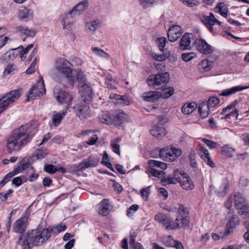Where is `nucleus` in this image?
<instances>
[{"label":"nucleus","instance_id":"8","mask_svg":"<svg viewBox=\"0 0 249 249\" xmlns=\"http://www.w3.org/2000/svg\"><path fill=\"white\" fill-rule=\"evenodd\" d=\"M234 197L235 205L239 214L244 218L249 217V208L246 204L243 195L240 193H236Z\"/></svg>","mask_w":249,"mask_h":249},{"label":"nucleus","instance_id":"16","mask_svg":"<svg viewBox=\"0 0 249 249\" xmlns=\"http://www.w3.org/2000/svg\"><path fill=\"white\" fill-rule=\"evenodd\" d=\"M54 95L56 100L60 104L67 105V107L71 104L72 97L68 92L60 89L56 88L54 90Z\"/></svg>","mask_w":249,"mask_h":249},{"label":"nucleus","instance_id":"36","mask_svg":"<svg viewBox=\"0 0 249 249\" xmlns=\"http://www.w3.org/2000/svg\"><path fill=\"white\" fill-rule=\"evenodd\" d=\"M197 107L195 102L185 104L181 108L182 112L184 114H189L193 112Z\"/></svg>","mask_w":249,"mask_h":249},{"label":"nucleus","instance_id":"63","mask_svg":"<svg viewBox=\"0 0 249 249\" xmlns=\"http://www.w3.org/2000/svg\"><path fill=\"white\" fill-rule=\"evenodd\" d=\"M35 154L37 159H42L46 155L47 153L42 150L37 149L36 150Z\"/></svg>","mask_w":249,"mask_h":249},{"label":"nucleus","instance_id":"21","mask_svg":"<svg viewBox=\"0 0 249 249\" xmlns=\"http://www.w3.org/2000/svg\"><path fill=\"white\" fill-rule=\"evenodd\" d=\"M182 188L186 190H192L194 189V184L187 173L181 172L179 182Z\"/></svg>","mask_w":249,"mask_h":249},{"label":"nucleus","instance_id":"29","mask_svg":"<svg viewBox=\"0 0 249 249\" xmlns=\"http://www.w3.org/2000/svg\"><path fill=\"white\" fill-rule=\"evenodd\" d=\"M154 219L157 222L165 226L166 229H167V226L172 222V220L167 214L160 213L155 215Z\"/></svg>","mask_w":249,"mask_h":249},{"label":"nucleus","instance_id":"61","mask_svg":"<svg viewBox=\"0 0 249 249\" xmlns=\"http://www.w3.org/2000/svg\"><path fill=\"white\" fill-rule=\"evenodd\" d=\"M141 194L142 197L145 200H147V198L149 196L150 193H149V188L146 187L145 188H143L141 191Z\"/></svg>","mask_w":249,"mask_h":249},{"label":"nucleus","instance_id":"5","mask_svg":"<svg viewBox=\"0 0 249 249\" xmlns=\"http://www.w3.org/2000/svg\"><path fill=\"white\" fill-rule=\"evenodd\" d=\"M89 6L88 0H84L79 2L72 9L70 10L67 14L65 18H63L61 21L62 24L63 25V28L68 29L71 27V25L67 21L69 18H72L76 16L80 15Z\"/></svg>","mask_w":249,"mask_h":249},{"label":"nucleus","instance_id":"49","mask_svg":"<svg viewBox=\"0 0 249 249\" xmlns=\"http://www.w3.org/2000/svg\"><path fill=\"white\" fill-rule=\"evenodd\" d=\"M167 42L166 38L165 37H159L156 41V43L159 48L160 50L163 52L164 48Z\"/></svg>","mask_w":249,"mask_h":249},{"label":"nucleus","instance_id":"26","mask_svg":"<svg viewBox=\"0 0 249 249\" xmlns=\"http://www.w3.org/2000/svg\"><path fill=\"white\" fill-rule=\"evenodd\" d=\"M181 171L178 170H174L173 173V177H169L166 178H162L161 182L165 184H175L177 182H179L180 179V174Z\"/></svg>","mask_w":249,"mask_h":249},{"label":"nucleus","instance_id":"7","mask_svg":"<svg viewBox=\"0 0 249 249\" xmlns=\"http://www.w3.org/2000/svg\"><path fill=\"white\" fill-rule=\"evenodd\" d=\"M28 225V218L26 216H24L17 219L14 223L13 227V231L16 233L19 234L18 239L16 241L17 245L21 244L23 239H24L26 233L24 234Z\"/></svg>","mask_w":249,"mask_h":249},{"label":"nucleus","instance_id":"9","mask_svg":"<svg viewBox=\"0 0 249 249\" xmlns=\"http://www.w3.org/2000/svg\"><path fill=\"white\" fill-rule=\"evenodd\" d=\"M21 89L12 90L5 95H0V112L5 110L8 106L17 100L21 94Z\"/></svg>","mask_w":249,"mask_h":249},{"label":"nucleus","instance_id":"46","mask_svg":"<svg viewBox=\"0 0 249 249\" xmlns=\"http://www.w3.org/2000/svg\"><path fill=\"white\" fill-rule=\"evenodd\" d=\"M178 215L188 216L189 215V211L187 207L183 205L178 204Z\"/></svg>","mask_w":249,"mask_h":249},{"label":"nucleus","instance_id":"41","mask_svg":"<svg viewBox=\"0 0 249 249\" xmlns=\"http://www.w3.org/2000/svg\"><path fill=\"white\" fill-rule=\"evenodd\" d=\"M219 102L220 100L217 97L212 96L209 98L206 104L208 106L213 110L214 108L218 107Z\"/></svg>","mask_w":249,"mask_h":249},{"label":"nucleus","instance_id":"27","mask_svg":"<svg viewBox=\"0 0 249 249\" xmlns=\"http://www.w3.org/2000/svg\"><path fill=\"white\" fill-rule=\"evenodd\" d=\"M201 158L210 166L213 167L215 166L214 163L211 160L210 155L207 149L200 147L198 152Z\"/></svg>","mask_w":249,"mask_h":249},{"label":"nucleus","instance_id":"55","mask_svg":"<svg viewBox=\"0 0 249 249\" xmlns=\"http://www.w3.org/2000/svg\"><path fill=\"white\" fill-rule=\"evenodd\" d=\"M44 170L50 174H54L57 172L56 167L53 164H47L44 167Z\"/></svg>","mask_w":249,"mask_h":249},{"label":"nucleus","instance_id":"30","mask_svg":"<svg viewBox=\"0 0 249 249\" xmlns=\"http://www.w3.org/2000/svg\"><path fill=\"white\" fill-rule=\"evenodd\" d=\"M142 97L145 101L155 102L160 99V94L158 91H151L144 93Z\"/></svg>","mask_w":249,"mask_h":249},{"label":"nucleus","instance_id":"60","mask_svg":"<svg viewBox=\"0 0 249 249\" xmlns=\"http://www.w3.org/2000/svg\"><path fill=\"white\" fill-rule=\"evenodd\" d=\"M34 45L33 44H31L29 45L28 46H27L25 49H23V47H22V50L21 51H19V53H20V56L21 58L24 57V55L25 54H27L28 53L29 50L31 49L32 48H33ZM20 49H21L20 48Z\"/></svg>","mask_w":249,"mask_h":249},{"label":"nucleus","instance_id":"42","mask_svg":"<svg viewBox=\"0 0 249 249\" xmlns=\"http://www.w3.org/2000/svg\"><path fill=\"white\" fill-rule=\"evenodd\" d=\"M67 111L59 112L54 115L52 118L53 124L55 126L60 124L63 117L66 115Z\"/></svg>","mask_w":249,"mask_h":249},{"label":"nucleus","instance_id":"45","mask_svg":"<svg viewBox=\"0 0 249 249\" xmlns=\"http://www.w3.org/2000/svg\"><path fill=\"white\" fill-rule=\"evenodd\" d=\"M139 206L137 204L132 205L128 209L126 212L127 216L128 217L133 219L136 212L139 210Z\"/></svg>","mask_w":249,"mask_h":249},{"label":"nucleus","instance_id":"39","mask_svg":"<svg viewBox=\"0 0 249 249\" xmlns=\"http://www.w3.org/2000/svg\"><path fill=\"white\" fill-rule=\"evenodd\" d=\"M214 9L223 17L226 18L228 16V7L224 2L217 3Z\"/></svg>","mask_w":249,"mask_h":249},{"label":"nucleus","instance_id":"19","mask_svg":"<svg viewBox=\"0 0 249 249\" xmlns=\"http://www.w3.org/2000/svg\"><path fill=\"white\" fill-rule=\"evenodd\" d=\"M193 35L191 33H186L182 36L179 42V48L181 50H190L193 45L194 42H192Z\"/></svg>","mask_w":249,"mask_h":249},{"label":"nucleus","instance_id":"14","mask_svg":"<svg viewBox=\"0 0 249 249\" xmlns=\"http://www.w3.org/2000/svg\"><path fill=\"white\" fill-rule=\"evenodd\" d=\"M73 109L76 116L81 120L87 118L89 116L90 108L85 103V100L77 103L76 106L73 107Z\"/></svg>","mask_w":249,"mask_h":249},{"label":"nucleus","instance_id":"6","mask_svg":"<svg viewBox=\"0 0 249 249\" xmlns=\"http://www.w3.org/2000/svg\"><path fill=\"white\" fill-rule=\"evenodd\" d=\"M124 114L123 111L117 113L115 115L110 114L108 111H105L100 116L102 123L106 124H114L116 125L121 126L124 120Z\"/></svg>","mask_w":249,"mask_h":249},{"label":"nucleus","instance_id":"50","mask_svg":"<svg viewBox=\"0 0 249 249\" xmlns=\"http://www.w3.org/2000/svg\"><path fill=\"white\" fill-rule=\"evenodd\" d=\"M15 67L14 64H8L3 71L4 76H6L9 74L13 75L15 73Z\"/></svg>","mask_w":249,"mask_h":249},{"label":"nucleus","instance_id":"11","mask_svg":"<svg viewBox=\"0 0 249 249\" xmlns=\"http://www.w3.org/2000/svg\"><path fill=\"white\" fill-rule=\"evenodd\" d=\"M46 93V89L42 77L38 80L36 85L33 86L29 91L28 99L33 100L37 97L43 96Z\"/></svg>","mask_w":249,"mask_h":249},{"label":"nucleus","instance_id":"33","mask_svg":"<svg viewBox=\"0 0 249 249\" xmlns=\"http://www.w3.org/2000/svg\"><path fill=\"white\" fill-rule=\"evenodd\" d=\"M198 110L201 117L205 118L211 113L212 110L208 106L206 102H203L199 105Z\"/></svg>","mask_w":249,"mask_h":249},{"label":"nucleus","instance_id":"38","mask_svg":"<svg viewBox=\"0 0 249 249\" xmlns=\"http://www.w3.org/2000/svg\"><path fill=\"white\" fill-rule=\"evenodd\" d=\"M129 245L131 249H143L142 245L135 241L136 235L134 231H131L130 234Z\"/></svg>","mask_w":249,"mask_h":249},{"label":"nucleus","instance_id":"23","mask_svg":"<svg viewBox=\"0 0 249 249\" xmlns=\"http://www.w3.org/2000/svg\"><path fill=\"white\" fill-rule=\"evenodd\" d=\"M20 48H22V45L17 48L9 50L1 56L0 60L2 62H8L14 60L18 56L19 53L18 50H19Z\"/></svg>","mask_w":249,"mask_h":249},{"label":"nucleus","instance_id":"37","mask_svg":"<svg viewBox=\"0 0 249 249\" xmlns=\"http://www.w3.org/2000/svg\"><path fill=\"white\" fill-rule=\"evenodd\" d=\"M18 15L21 19L28 18L32 17L33 12L30 9L25 7H21L18 10Z\"/></svg>","mask_w":249,"mask_h":249},{"label":"nucleus","instance_id":"2","mask_svg":"<svg viewBox=\"0 0 249 249\" xmlns=\"http://www.w3.org/2000/svg\"><path fill=\"white\" fill-rule=\"evenodd\" d=\"M51 237L49 228H43L40 225L36 229L29 230L26 233V236L20 245L21 249H31L30 245L40 246L43 245Z\"/></svg>","mask_w":249,"mask_h":249},{"label":"nucleus","instance_id":"13","mask_svg":"<svg viewBox=\"0 0 249 249\" xmlns=\"http://www.w3.org/2000/svg\"><path fill=\"white\" fill-rule=\"evenodd\" d=\"M148 164L150 167L149 171L153 176L159 178L165 174L163 171H160L156 169V167H159L162 170H165L167 168V164L165 162L150 160L148 161Z\"/></svg>","mask_w":249,"mask_h":249},{"label":"nucleus","instance_id":"40","mask_svg":"<svg viewBox=\"0 0 249 249\" xmlns=\"http://www.w3.org/2000/svg\"><path fill=\"white\" fill-rule=\"evenodd\" d=\"M229 183L227 180H224L219 187L216 190V193L218 196L222 197L227 193V188Z\"/></svg>","mask_w":249,"mask_h":249},{"label":"nucleus","instance_id":"15","mask_svg":"<svg viewBox=\"0 0 249 249\" xmlns=\"http://www.w3.org/2000/svg\"><path fill=\"white\" fill-rule=\"evenodd\" d=\"M189 225V217L188 216L178 215L175 220L167 226V230H173Z\"/></svg>","mask_w":249,"mask_h":249},{"label":"nucleus","instance_id":"64","mask_svg":"<svg viewBox=\"0 0 249 249\" xmlns=\"http://www.w3.org/2000/svg\"><path fill=\"white\" fill-rule=\"evenodd\" d=\"M159 194L163 197V199H166L168 196L167 191L164 188H160L158 190Z\"/></svg>","mask_w":249,"mask_h":249},{"label":"nucleus","instance_id":"54","mask_svg":"<svg viewBox=\"0 0 249 249\" xmlns=\"http://www.w3.org/2000/svg\"><path fill=\"white\" fill-rule=\"evenodd\" d=\"M163 242L166 246L173 247L175 245V240L171 236H168L163 238Z\"/></svg>","mask_w":249,"mask_h":249},{"label":"nucleus","instance_id":"62","mask_svg":"<svg viewBox=\"0 0 249 249\" xmlns=\"http://www.w3.org/2000/svg\"><path fill=\"white\" fill-rule=\"evenodd\" d=\"M237 104V101L235 100L232 102L230 105L226 107L223 109L221 113L224 114L227 112V111L231 110V109L234 108L236 105Z\"/></svg>","mask_w":249,"mask_h":249},{"label":"nucleus","instance_id":"3","mask_svg":"<svg viewBox=\"0 0 249 249\" xmlns=\"http://www.w3.org/2000/svg\"><path fill=\"white\" fill-rule=\"evenodd\" d=\"M71 63L67 59L59 58L56 61L54 68L59 73L67 78L69 83L73 86L75 82V74L70 65Z\"/></svg>","mask_w":249,"mask_h":249},{"label":"nucleus","instance_id":"20","mask_svg":"<svg viewBox=\"0 0 249 249\" xmlns=\"http://www.w3.org/2000/svg\"><path fill=\"white\" fill-rule=\"evenodd\" d=\"M159 122L150 130L151 134L158 139H161L167 133L161 122V118H159Z\"/></svg>","mask_w":249,"mask_h":249},{"label":"nucleus","instance_id":"34","mask_svg":"<svg viewBox=\"0 0 249 249\" xmlns=\"http://www.w3.org/2000/svg\"><path fill=\"white\" fill-rule=\"evenodd\" d=\"M164 0H139L140 5L144 9L162 4Z\"/></svg>","mask_w":249,"mask_h":249},{"label":"nucleus","instance_id":"4","mask_svg":"<svg viewBox=\"0 0 249 249\" xmlns=\"http://www.w3.org/2000/svg\"><path fill=\"white\" fill-rule=\"evenodd\" d=\"M182 153L180 148L170 145L161 148L159 150V156L164 161L172 162L176 160L181 156Z\"/></svg>","mask_w":249,"mask_h":249},{"label":"nucleus","instance_id":"18","mask_svg":"<svg viewBox=\"0 0 249 249\" xmlns=\"http://www.w3.org/2000/svg\"><path fill=\"white\" fill-rule=\"evenodd\" d=\"M209 16H202L200 18L201 22L208 28L211 32L213 31V26L216 23L220 25L221 22L218 21L214 17L212 13H210Z\"/></svg>","mask_w":249,"mask_h":249},{"label":"nucleus","instance_id":"56","mask_svg":"<svg viewBox=\"0 0 249 249\" xmlns=\"http://www.w3.org/2000/svg\"><path fill=\"white\" fill-rule=\"evenodd\" d=\"M13 176H14L13 173H12L11 172H9L0 181V185H1V186H4L7 182L10 181V178Z\"/></svg>","mask_w":249,"mask_h":249},{"label":"nucleus","instance_id":"57","mask_svg":"<svg viewBox=\"0 0 249 249\" xmlns=\"http://www.w3.org/2000/svg\"><path fill=\"white\" fill-rule=\"evenodd\" d=\"M201 140L210 149H213L216 147V142L212 141L210 140L205 138H202Z\"/></svg>","mask_w":249,"mask_h":249},{"label":"nucleus","instance_id":"44","mask_svg":"<svg viewBox=\"0 0 249 249\" xmlns=\"http://www.w3.org/2000/svg\"><path fill=\"white\" fill-rule=\"evenodd\" d=\"M109 97L112 100V102L114 103L115 104L124 103V96L115 93H112L110 94Z\"/></svg>","mask_w":249,"mask_h":249},{"label":"nucleus","instance_id":"43","mask_svg":"<svg viewBox=\"0 0 249 249\" xmlns=\"http://www.w3.org/2000/svg\"><path fill=\"white\" fill-rule=\"evenodd\" d=\"M174 93V89L173 87H167L163 89L160 94V97L163 98H168L172 96Z\"/></svg>","mask_w":249,"mask_h":249},{"label":"nucleus","instance_id":"10","mask_svg":"<svg viewBox=\"0 0 249 249\" xmlns=\"http://www.w3.org/2000/svg\"><path fill=\"white\" fill-rule=\"evenodd\" d=\"M169 81V74L168 72H159L154 75H150L147 80L149 86L155 87L161 84H165Z\"/></svg>","mask_w":249,"mask_h":249},{"label":"nucleus","instance_id":"31","mask_svg":"<svg viewBox=\"0 0 249 249\" xmlns=\"http://www.w3.org/2000/svg\"><path fill=\"white\" fill-rule=\"evenodd\" d=\"M78 86L82 96H86L89 98L91 97L92 90L88 82Z\"/></svg>","mask_w":249,"mask_h":249},{"label":"nucleus","instance_id":"47","mask_svg":"<svg viewBox=\"0 0 249 249\" xmlns=\"http://www.w3.org/2000/svg\"><path fill=\"white\" fill-rule=\"evenodd\" d=\"M234 151V149L228 145H224L221 148V154L227 157H231Z\"/></svg>","mask_w":249,"mask_h":249},{"label":"nucleus","instance_id":"52","mask_svg":"<svg viewBox=\"0 0 249 249\" xmlns=\"http://www.w3.org/2000/svg\"><path fill=\"white\" fill-rule=\"evenodd\" d=\"M196 55L195 53L191 52L189 53H184L181 55V58L184 61L188 62L195 58Z\"/></svg>","mask_w":249,"mask_h":249},{"label":"nucleus","instance_id":"22","mask_svg":"<svg viewBox=\"0 0 249 249\" xmlns=\"http://www.w3.org/2000/svg\"><path fill=\"white\" fill-rule=\"evenodd\" d=\"M181 27L178 25H173L168 31L167 36L170 41H176L182 35Z\"/></svg>","mask_w":249,"mask_h":249},{"label":"nucleus","instance_id":"35","mask_svg":"<svg viewBox=\"0 0 249 249\" xmlns=\"http://www.w3.org/2000/svg\"><path fill=\"white\" fill-rule=\"evenodd\" d=\"M75 81L78 82V86L88 82L87 77L81 69H77L75 71Z\"/></svg>","mask_w":249,"mask_h":249},{"label":"nucleus","instance_id":"32","mask_svg":"<svg viewBox=\"0 0 249 249\" xmlns=\"http://www.w3.org/2000/svg\"><path fill=\"white\" fill-rule=\"evenodd\" d=\"M102 26V22L100 19H97L86 23V26L88 30L92 33L100 28Z\"/></svg>","mask_w":249,"mask_h":249},{"label":"nucleus","instance_id":"25","mask_svg":"<svg viewBox=\"0 0 249 249\" xmlns=\"http://www.w3.org/2000/svg\"><path fill=\"white\" fill-rule=\"evenodd\" d=\"M239 224V218L237 216L233 215L228 220L226 228V234H230L233 231Z\"/></svg>","mask_w":249,"mask_h":249},{"label":"nucleus","instance_id":"28","mask_svg":"<svg viewBox=\"0 0 249 249\" xmlns=\"http://www.w3.org/2000/svg\"><path fill=\"white\" fill-rule=\"evenodd\" d=\"M249 88V86H237L229 89L223 90L220 95L223 96H228L235 94L238 91H242Z\"/></svg>","mask_w":249,"mask_h":249},{"label":"nucleus","instance_id":"1","mask_svg":"<svg viewBox=\"0 0 249 249\" xmlns=\"http://www.w3.org/2000/svg\"><path fill=\"white\" fill-rule=\"evenodd\" d=\"M33 130V127L28 124L14 130L7 139L8 152L11 153L18 151L29 142L34 135Z\"/></svg>","mask_w":249,"mask_h":249},{"label":"nucleus","instance_id":"59","mask_svg":"<svg viewBox=\"0 0 249 249\" xmlns=\"http://www.w3.org/2000/svg\"><path fill=\"white\" fill-rule=\"evenodd\" d=\"M210 63H211V62H209L207 59L204 60L201 62V65L205 71H207L211 70V66Z\"/></svg>","mask_w":249,"mask_h":249},{"label":"nucleus","instance_id":"53","mask_svg":"<svg viewBox=\"0 0 249 249\" xmlns=\"http://www.w3.org/2000/svg\"><path fill=\"white\" fill-rule=\"evenodd\" d=\"M238 116V110L237 109H235L232 110L231 112L226 114L223 117L225 119H231L232 118L237 119Z\"/></svg>","mask_w":249,"mask_h":249},{"label":"nucleus","instance_id":"17","mask_svg":"<svg viewBox=\"0 0 249 249\" xmlns=\"http://www.w3.org/2000/svg\"><path fill=\"white\" fill-rule=\"evenodd\" d=\"M100 160L99 158L90 156L87 159L84 160L78 165V170L84 171L86 169L95 167L98 165Z\"/></svg>","mask_w":249,"mask_h":249},{"label":"nucleus","instance_id":"12","mask_svg":"<svg viewBox=\"0 0 249 249\" xmlns=\"http://www.w3.org/2000/svg\"><path fill=\"white\" fill-rule=\"evenodd\" d=\"M194 46L200 53L205 55L211 54L214 51V48L202 38L196 39L194 41Z\"/></svg>","mask_w":249,"mask_h":249},{"label":"nucleus","instance_id":"48","mask_svg":"<svg viewBox=\"0 0 249 249\" xmlns=\"http://www.w3.org/2000/svg\"><path fill=\"white\" fill-rule=\"evenodd\" d=\"M91 50L97 55L103 58L108 59V54L102 49L98 47H92Z\"/></svg>","mask_w":249,"mask_h":249},{"label":"nucleus","instance_id":"58","mask_svg":"<svg viewBox=\"0 0 249 249\" xmlns=\"http://www.w3.org/2000/svg\"><path fill=\"white\" fill-rule=\"evenodd\" d=\"M66 226L65 224H60L55 227H53L50 229L51 232H53L54 230H57V233L66 230Z\"/></svg>","mask_w":249,"mask_h":249},{"label":"nucleus","instance_id":"24","mask_svg":"<svg viewBox=\"0 0 249 249\" xmlns=\"http://www.w3.org/2000/svg\"><path fill=\"white\" fill-rule=\"evenodd\" d=\"M97 208L99 214L102 216L108 215L111 211L110 204L109 200L106 199L102 200L99 203Z\"/></svg>","mask_w":249,"mask_h":249},{"label":"nucleus","instance_id":"51","mask_svg":"<svg viewBox=\"0 0 249 249\" xmlns=\"http://www.w3.org/2000/svg\"><path fill=\"white\" fill-rule=\"evenodd\" d=\"M169 53L163 52L162 54L153 53L152 56L153 58L157 61H162L165 60L169 56Z\"/></svg>","mask_w":249,"mask_h":249}]
</instances>
